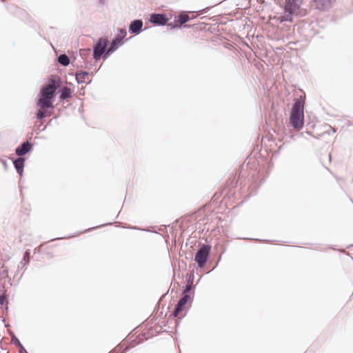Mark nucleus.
<instances>
[{
    "label": "nucleus",
    "instance_id": "f3484780",
    "mask_svg": "<svg viewBox=\"0 0 353 353\" xmlns=\"http://www.w3.org/2000/svg\"><path fill=\"white\" fill-rule=\"evenodd\" d=\"M58 63L63 66L67 67L70 63V59L66 54H61L57 57Z\"/></svg>",
    "mask_w": 353,
    "mask_h": 353
},
{
    "label": "nucleus",
    "instance_id": "f257e3e1",
    "mask_svg": "<svg viewBox=\"0 0 353 353\" xmlns=\"http://www.w3.org/2000/svg\"><path fill=\"white\" fill-rule=\"evenodd\" d=\"M60 85L59 75H50L48 81L41 88L36 99V106L40 109H54L53 105L57 96Z\"/></svg>",
    "mask_w": 353,
    "mask_h": 353
},
{
    "label": "nucleus",
    "instance_id": "4c0bfd02",
    "mask_svg": "<svg viewBox=\"0 0 353 353\" xmlns=\"http://www.w3.org/2000/svg\"><path fill=\"white\" fill-rule=\"evenodd\" d=\"M74 236H75V235H71L69 237H74Z\"/></svg>",
    "mask_w": 353,
    "mask_h": 353
},
{
    "label": "nucleus",
    "instance_id": "412c9836",
    "mask_svg": "<svg viewBox=\"0 0 353 353\" xmlns=\"http://www.w3.org/2000/svg\"><path fill=\"white\" fill-rule=\"evenodd\" d=\"M194 274L192 272H188L185 274V281L187 282V284L192 285L194 282Z\"/></svg>",
    "mask_w": 353,
    "mask_h": 353
},
{
    "label": "nucleus",
    "instance_id": "4468645a",
    "mask_svg": "<svg viewBox=\"0 0 353 353\" xmlns=\"http://www.w3.org/2000/svg\"><path fill=\"white\" fill-rule=\"evenodd\" d=\"M300 33L305 37L306 40L312 38L316 34L311 27V24L303 25L300 29Z\"/></svg>",
    "mask_w": 353,
    "mask_h": 353
},
{
    "label": "nucleus",
    "instance_id": "7c9ffc66",
    "mask_svg": "<svg viewBox=\"0 0 353 353\" xmlns=\"http://www.w3.org/2000/svg\"><path fill=\"white\" fill-rule=\"evenodd\" d=\"M99 3L101 4H105V0H99Z\"/></svg>",
    "mask_w": 353,
    "mask_h": 353
},
{
    "label": "nucleus",
    "instance_id": "c9c22d12",
    "mask_svg": "<svg viewBox=\"0 0 353 353\" xmlns=\"http://www.w3.org/2000/svg\"><path fill=\"white\" fill-rule=\"evenodd\" d=\"M5 261H3V263H4ZM0 265H3V263H2V262H0Z\"/></svg>",
    "mask_w": 353,
    "mask_h": 353
},
{
    "label": "nucleus",
    "instance_id": "a878e982",
    "mask_svg": "<svg viewBox=\"0 0 353 353\" xmlns=\"http://www.w3.org/2000/svg\"><path fill=\"white\" fill-rule=\"evenodd\" d=\"M89 52H90L89 49L81 50H80V55H81V58L83 59L85 55L89 54Z\"/></svg>",
    "mask_w": 353,
    "mask_h": 353
},
{
    "label": "nucleus",
    "instance_id": "ddd939ff",
    "mask_svg": "<svg viewBox=\"0 0 353 353\" xmlns=\"http://www.w3.org/2000/svg\"><path fill=\"white\" fill-rule=\"evenodd\" d=\"M125 41L126 40L121 39L120 37L114 35V37L110 41V48H108V52L109 54H112L117 50H118L119 47L123 46L125 43Z\"/></svg>",
    "mask_w": 353,
    "mask_h": 353
},
{
    "label": "nucleus",
    "instance_id": "7ed1b4c3",
    "mask_svg": "<svg viewBox=\"0 0 353 353\" xmlns=\"http://www.w3.org/2000/svg\"><path fill=\"white\" fill-rule=\"evenodd\" d=\"M305 96H299L294 99L290 112L289 122L290 125L296 130H302L304 127V108Z\"/></svg>",
    "mask_w": 353,
    "mask_h": 353
},
{
    "label": "nucleus",
    "instance_id": "0eeeda50",
    "mask_svg": "<svg viewBox=\"0 0 353 353\" xmlns=\"http://www.w3.org/2000/svg\"><path fill=\"white\" fill-rule=\"evenodd\" d=\"M60 85L57 90L60 101H68L72 97L73 90L70 88L63 85V81L59 77Z\"/></svg>",
    "mask_w": 353,
    "mask_h": 353
},
{
    "label": "nucleus",
    "instance_id": "6ab92c4d",
    "mask_svg": "<svg viewBox=\"0 0 353 353\" xmlns=\"http://www.w3.org/2000/svg\"><path fill=\"white\" fill-rule=\"evenodd\" d=\"M190 20V18L189 15L184 12H181V14H179V17L177 19V23H179L181 28L182 25L186 23Z\"/></svg>",
    "mask_w": 353,
    "mask_h": 353
},
{
    "label": "nucleus",
    "instance_id": "c85d7f7f",
    "mask_svg": "<svg viewBox=\"0 0 353 353\" xmlns=\"http://www.w3.org/2000/svg\"><path fill=\"white\" fill-rule=\"evenodd\" d=\"M127 228H129V229H132V230H140L138 227L137 226H128L127 227Z\"/></svg>",
    "mask_w": 353,
    "mask_h": 353
},
{
    "label": "nucleus",
    "instance_id": "2eb2a0df",
    "mask_svg": "<svg viewBox=\"0 0 353 353\" xmlns=\"http://www.w3.org/2000/svg\"><path fill=\"white\" fill-rule=\"evenodd\" d=\"M53 110H52V108H49V109L39 108V110L37 111V112L35 114V117L38 120L41 121L46 117H50L53 113Z\"/></svg>",
    "mask_w": 353,
    "mask_h": 353
},
{
    "label": "nucleus",
    "instance_id": "39448f33",
    "mask_svg": "<svg viewBox=\"0 0 353 353\" xmlns=\"http://www.w3.org/2000/svg\"><path fill=\"white\" fill-rule=\"evenodd\" d=\"M108 39L103 36L99 37L92 46V57L95 61L107 59L112 54L108 52Z\"/></svg>",
    "mask_w": 353,
    "mask_h": 353
},
{
    "label": "nucleus",
    "instance_id": "9d476101",
    "mask_svg": "<svg viewBox=\"0 0 353 353\" xmlns=\"http://www.w3.org/2000/svg\"><path fill=\"white\" fill-rule=\"evenodd\" d=\"M336 0H312V6L319 10H327Z\"/></svg>",
    "mask_w": 353,
    "mask_h": 353
},
{
    "label": "nucleus",
    "instance_id": "bb28decb",
    "mask_svg": "<svg viewBox=\"0 0 353 353\" xmlns=\"http://www.w3.org/2000/svg\"><path fill=\"white\" fill-rule=\"evenodd\" d=\"M0 162L2 163V165H3V168L6 170H8V164L6 161V160L5 159H0Z\"/></svg>",
    "mask_w": 353,
    "mask_h": 353
},
{
    "label": "nucleus",
    "instance_id": "58836bf2",
    "mask_svg": "<svg viewBox=\"0 0 353 353\" xmlns=\"http://www.w3.org/2000/svg\"><path fill=\"white\" fill-rule=\"evenodd\" d=\"M110 353H113V352H110Z\"/></svg>",
    "mask_w": 353,
    "mask_h": 353
},
{
    "label": "nucleus",
    "instance_id": "2f4dec72",
    "mask_svg": "<svg viewBox=\"0 0 353 353\" xmlns=\"http://www.w3.org/2000/svg\"><path fill=\"white\" fill-rule=\"evenodd\" d=\"M346 256L348 258V259H350L351 260H353V258L350 257L349 255H346Z\"/></svg>",
    "mask_w": 353,
    "mask_h": 353
},
{
    "label": "nucleus",
    "instance_id": "dca6fc26",
    "mask_svg": "<svg viewBox=\"0 0 353 353\" xmlns=\"http://www.w3.org/2000/svg\"><path fill=\"white\" fill-rule=\"evenodd\" d=\"M92 74L91 72L81 70L75 73V80L78 84H82L85 82V77Z\"/></svg>",
    "mask_w": 353,
    "mask_h": 353
},
{
    "label": "nucleus",
    "instance_id": "72a5a7b5",
    "mask_svg": "<svg viewBox=\"0 0 353 353\" xmlns=\"http://www.w3.org/2000/svg\"><path fill=\"white\" fill-rule=\"evenodd\" d=\"M185 313L183 314L180 318H183V317H184V316H185Z\"/></svg>",
    "mask_w": 353,
    "mask_h": 353
},
{
    "label": "nucleus",
    "instance_id": "473e14b6",
    "mask_svg": "<svg viewBox=\"0 0 353 353\" xmlns=\"http://www.w3.org/2000/svg\"><path fill=\"white\" fill-rule=\"evenodd\" d=\"M200 12H201V14L204 13L205 12V9L201 10Z\"/></svg>",
    "mask_w": 353,
    "mask_h": 353
},
{
    "label": "nucleus",
    "instance_id": "b1692460",
    "mask_svg": "<svg viewBox=\"0 0 353 353\" xmlns=\"http://www.w3.org/2000/svg\"><path fill=\"white\" fill-rule=\"evenodd\" d=\"M192 288H193L192 285L186 284V285L185 286V288L183 291V295H190V292L192 290Z\"/></svg>",
    "mask_w": 353,
    "mask_h": 353
},
{
    "label": "nucleus",
    "instance_id": "f8f14e48",
    "mask_svg": "<svg viewBox=\"0 0 353 353\" xmlns=\"http://www.w3.org/2000/svg\"><path fill=\"white\" fill-rule=\"evenodd\" d=\"M12 161V163L14 165L16 172L20 177L21 178L23 175L24 167L26 159L24 157H19L18 158H10Z\"/></svg>",
    "mask_w": 353,
    "mask_h": 353
},
{
    "label": "nucleus",
    "instance_id": "5701e85b",
    "mask_svg": "<svg viewBox=\"0 0 353 353\" xmlns=\"http://www.w3.org/2000/svg\"><path fill=\"white\" fill-rule=\"evenodd\" d=\"M118 34H116L118 37H120L121 39H125L127 36V31L125 28H117Z\"/></svg>",
    "mask_w": 353,
    "mask_h": 353
},
{
    "label": "nucleus",
    "instance_id": "f03ea898",
    "mask_svg": "<svg viewBox=\"0 0 353 353\" xmlns=\"http://www.w3.org/2000/svg\"><path fill=\"white\" fill-rule=\"evenodd\" d=\"M225 250L223 245L216 244L212 249L210 244L199 243L194 261L196 265H207L208 261L210 265H219Z\"/></svg>",
    "mask_w": 353,
    "mask_h": 353
},
{
    "label": "nucleus",
    "instance_id": "a211bd4d",
    "mask_svg": "<svg viewBox=\"0 0 353 353\" xmlns=\"http://www.w3.org/2000/svg\"><path fill=\"white\" fill-rule=\"evenodd\" d=\"M11 338L12 343L19 347V353H28L25 348L23 347V346L22 345V344L21 343V342L19 341V340L15 336L14 334H12Z\"/></svg>",
    "mask_w": 353,
    "mask_h": 353
},
{
    "label": "nucleus",
    "instance_id": "20e7f679",
    "mask_svg": "<svg viewBox=\"0 0 353 353\" xmlns=\"http://www.w3.org/2000/svg\"><path fill=\"white\" fill-rule=\"evenodd\" d=\"M301 0H285L283 13L279 17L280 22L292 21L294 17L301 14Z\"/></svg>",
    "mask_w": 353,
    "mask_h": 353
},
{
    "label": "nucleus",
    "instance_id": "aec40b11",
    "mask_svg": "<svg viewBox=\"0 0 353 353\" xmlns=\"http://www.w3.org/2000/svg\"><path fill=\"white\" fill-rule=\"evenodd\" d=\"M31 252L30 250H26L19 265H28L30 261Z\"/></svg>",
    "mask_w": 353,
    "mask_h": 353
},
{
    "label": "nucleus",
    "instance_id": "f704fd0d",
    "mask_svg": "<svg viewBox=\"0 0 353 353\" xmlns=\"http://www.w3.org/2000/svg\"><path fill=\"white\" fill-rule=\"evenodd\" d=\"M46 129V126H45V127L42 129V131H44Z\"/></svg>",
    "mask_w": 353,
    "mask_h": 353
},
{
    "label": "nucleus",
    "instance_id": "6e6552de",
    "mask_svg": "<svg viewBox=\"0 0 353 353\" xmlns=\"http://www.w3.org/2000/svg\"><path fill=\"white\" fill-rule=\"evenodd\" d=\"M143 23L141 19H134L129 24L128 32L130 34L137 36L141 34L143 31L150 28V27H146L143 29Z\"/></svg>",
    "mask_w": 353,
    "mask_h": 353
},
{
    "label": "nucleus",
    "instance_id": "4be33fe9",
    "mask_svg": "<svg viewBox=\"0 0 353 353\" xmlns=\"http://www.w3.org/2000/svg\"><path fill=\"white\" fill-rule=\"evenodd\" d=\"M166 25L170 30H173L175 28H180V26L177 23V19L176 17L173 22H170V23L168 22V23Z\"/></svg>",
    "mask_w": 353,
    "mask_h": 353
},
{
    "label": "nucleus",
    "instance_id": "1a4fd4ad",
    "mask_svg": "<svg viewBox=\"0 0 353 353\" xmlns=\"http://www.w3.org/2000/svg\"><path fill=\"white\" fill-rule=\"evenodd\" d=\"M33 149V144L30 141L22 142L15 149V154L19 157H23Z\"/></svg>",
    "mask_w": 353,
    "mask_h": 353
},
{
    "label": "nucleus",
    "instance_id": "393cba45",
    "mask_svg": "<svg viewBox=\"0 0 353 353\" xmlns=\"http://www.w3.org/2000/svg\"><path fill=\"white\" fill-rule=\"evenodd\" d=\"M112 222H110V223H103V224H101L100 225H97V226H94V227H92L91 228H89L86 230H85V232H89V231H91L92 230H94V229H97V228H103V227H105L106 225H112Z\"/></svg>",
    "mask_w": 353,
    "mask_h": 353
},
{
    "label": "nucleus",
    "instance_id": "9b49d317",
    "mask_svg": "<svg viewBox=\"0 0 353 353\" xmlns=\"http://www.w3.org/2000/svg\"><path fill=\"white\" fill-rule=\"evenodd\" d=\"M190 295H183V296L178 301L175 309L173 312V316L174 317L179 316L180 314L184 310L185 305L188 303V301L190 300Z\"/></svg>",
    "mask_w": 353,
    "mask_h": 353
},
{
    "label": "nucleus",
    "instance_id": "423d86ee",
    "mask_svg": "<svg viewBox=\"0 0 353 353\" xmlns=\"http://www.w3.org/2000/svg\"><path fill=\"white\" fill-rule=\"evenodd\" d=\"M148 21L153 26H164L169 22V18L165 12H152L149 14Z\"/></svg>",
    "mask_w": 353,
    "mask_h": 353
},
{
    "label": "nucleus",
    "instance_id": "cd10ccee",
    "mask_svg": "<svg viewBox=\"0 0 353 353\" xmlns=\"http://www.w3.org/2000/svg\"><path fill=\"white\" fill-rule=\"evenodd\" d=\"M6 297L3 295H0V305H3L5 303Z\"/></svg>",
    "mask_w": 353,
    "mask_h": 353
},
{
    "label": "nucleus",
    "instance_id": "e433bc0d",
    "mask_svg": "<svg viewBox=\"0 0 353 353\" xmlns=\"http://www.w3.org/2000/svg\"><path fill=\"white\" fill-rule=\"evenodd\" d=\"M50 122H51V121H50L48 122V125H50Z\"/></svg>",
    "mask_w": 353,
    "mask_h": 353
},
{
    "label": "nucleus",
    "instance_id": "c756f323",
    "mask_svg": "<svg viewBox=\"0 0 353 353\" xmlns=\"http://www.w3.org/2000/svg\"><path fill=\"white\" fill-rule=\"evenodd\" d=\"M20 238H21L20 241L23 242V240L25 239V234H21Z\"/></svg>",
    "mask_w": 353,
    "mask_h": 353
}]
</instances>
